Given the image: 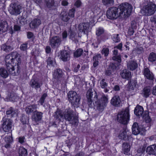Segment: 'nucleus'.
Segmentation results:
<instances>
[{"mask_svg":"<svg viewBox=\"0 0 156 156\" xmlns=\"http://www.w3.org/2000/svg\"><path fill=\"white\" fill-rule=\"evenodd\" d=\"M68 16V12L64 11L62 12L60 14V17L61 20L66 22H68L70 19Z\"/></svg>","mask_w":156,"mask_h":156,"instance_id":"473e14b6","label":"nucleus"},{"mask_svg":"<svg viewBox=\"0 0 156 156\" xmlns=\"http://www.w3.org/2000/svg\"><path fill=\"white\" fill-rule=\"evenodd\" d=\"M20 64H15L14 66L12 64H9L8 65L6 66V69L9 74L11 75L15 76L17 75L20 69L19 65Z\"/></svg>","mask_w":156,"mask_h":156,"instance_id":"1a4fd4ad","label":"nucleus"},{"mask_svg":"<svg viewBox=\"0 0 156 156\" xmlns=\"http://www.w3.org/2000/svg\"><path fill=\"white\" fill-rule=\"evenodd\" d=\"M83 51L82 49L80 48L77 49L74 53V57H78L82 54Z\"/></svg>","mask_w":156,"mask_h":156,"instance_id":"c03bdc74","label":"nucleus"},{"mask_svg":"<svg viewBox=\"0 0 156 156\" xmlns=\"http://www.w3.org/2000/svg\"><path fill=\"white\" fill-rule=\"evenodd\" d=\"M109 50L108 48H104L101 51L102 54H104L105 56L108 55L109 53Z\"/></svg>","mask_w":156,"mask_h":156,"instance_id":"3c124183","label":"nucleus"},{"mask_svg":"<svg viewBox=\"0 0 156 156\" xmlns=\"http://www.w3.org/2000/svg\"><path fill=\"white\" fill-rule=\"evenodd\" d=\"M80 67V65L79 64H77L74 67L73 71L74 72H77L79 70V69Z\"/></svg>","mask_w":156,"mask_h":156,"instance_id":"0e129e2a","label":"nucleus"},{"mask_svg":"<svg viewBox=\"0 0 156 156\" xmlns=\"http://www.w3.org/2000/svg\"><path fill=\"white\" fill-rule=\"evenodd\" d=\"M101 58V56L100 54H98L93 57V61H100Z\"/></svg>","mask_w":156,"mask_h":156,"instance_id":"13d9d810","label":"nucleus"},{"mask_svg":"<svg viewBox=\"0 0 156 156\" xmlns=\"http://www.w3.org/2000/svg\"><path fill=\"white\" fill-rule=\"evenodd\" d=\"M148 59L149 61L153 62L156 61V54L154 52H152L150 53Z\"/></svg>","mask_w":156,"mask_h":156,"instance_id":"ea45409f","label":"nucleus"},{"mask_svg":"<svg viewBox=\"0 0 156 156\" xmlns=\"http://www.w3.org/2000/svg\"><path fill=\"white\" fill-rule=\"evenodd\" d=\"M27 43L23 44H22L20 47V49L21 50L24 51L27 50Z\"/></svg>","mask_w":156,"mask_h":156,"instance_id":"bf43d9fd","label":"nucleus"},{"mask_svg":"<svg viewBox=\"0 0 156 156\" xmlns=\"http://www.w3.org/2000/svg\"><path fill=\"white\" fill-rule=\"evenodd\" d=\"M70 35V38L75 43L78 42V39H77L76 34L71 29H70L69 31Z\"/></svg>","mask_w":156,"mask_h":156,"instance_id":"2f4dec72","label":"nucleus"},{"mask_svg":"<svg viewBox=\"0 0 156 156\" xmlns=\"http://www.w3.org/2000/svg\"><path fill=\"white\" fill-rule=\"evenodd\" d=\"M105 32V30L103 28L99 27L96 29V34L97 37H100L104 34Z\"/></svg>","mask_w":156,"mask_h":156,"instance_id":"58836bf2","label":"nucleus"},{"mask_svg":"<svg viewBox=\"0 0 156 156\" xmlns=\"http://www.w3.org/2000/svg\"><path fill=\"white\" fill-rule=\"evenodd\" d=\"M75 12V9L73 8L69 10V12H68V15L70 17L73 18L74 17V13Z\"/></svg>","mask_w":156,"mask_h":156,"instance_id":"8fccbe9b","label":"nucleus"},{"mask_svg":"<svg viewBox=\"0 0 156 156\" xmlns=\"http://www.w3.org/2000/svg\"><path fill=\"white\" fill-rule=\"evenodd\" d=\"M42 115L43 113L42 112L35 110L32 116L33 121L36 122L41 120L42 119Z\"/></svg>","mask_w":156,"mask_h":156,"instance_id":"dca6fc26","label":"nucleus"},{"mask_svg":"<svg viewBox=\"0 0 156 156\" xmlns=\"http://www.w3.org/2000/svg\"><path fill=\"white\" fill-rule=\"evenodd\" d=\"M143 117L144 119H145L146 122L147 123H149L151 121V119L150 116L148 114H145L144 115Z\"/></svg>","mask_w":156,"mask_h":156,"instance_id":"4d7b16f0","label":"nucleus"},{"mask_svg":"<svg viewBox=\"0 0 156 156\" xmlns=\"http://www.w3.org/2000/svg\"><path fill=\"white\" fill-rule=\"evenodd\" d=\"M118 122L121 123L126 125L129 119V109L128 107L119 112L117 115Z\"/></svg>","mask_w":156,"mask_h":156,"instance_id":"20e7f679","label":"nucleus"},{"mask_svg":"<svg viewBox=\"0 0 156 156\" xmlns=\"http://www.w3.org/2000/svg\"><path fill=\"white\" fill-rule=\"evenodd\" d=\"M64 119L73 125H76L78 122V118L70 108H67L63 112Z\"/></svg>","mask_w":156,"mask_h":156,"instance_id":"f03ea898","label":"nucleus"},{"mask_svg":"<svg viewBox=\"0 0 156 156\" xmlns=\"http://www.w3.org/2000/svg\"><path fill=\"white\" fill-rule=\"evenodd\" d=\"M132 10V5L128 3L122 4L118 7H113L108 9L106 12L108 18L116 19L119 16H128Z\"/></svg>","mask_w":156,"mask_h":156,"instance_id":"f257e3e1","label":"nucleus"},{"mask_svg":"<svg viewBox=\"0 0 156 156\" xmlns=\"http://www.w3.org/2000/svg\"><path fill=\"white\" fill-rule=\"evenodd\" d=\"M121 102V100L120 97L118 96H114L111 99V103L113 105L115 106H120Z\"/></svg>","mask_w":156,"mask_h":156,"instance_id":"6ab92c4d","label":"nucleus"},{"mask_svg":"<svg viewBox=\"0 0 156 156\" xmlns=\"http://www.w3.org/2000/svg\"><path fill=\"white\" fill-rule=\"evenodd\" d=\"M144 74L147 79L152 80L154 79V75L149 69L147 68H145L144 71Z\"/></svg>","mask_w":156,"mask_h":156,"instance_id":"b1692460","label":"nucleus"},{"mask_svg":"<svg viewBox=\"0 0 156 156\" xmlns=\"http://www.w3.org/2000/svg\"><path fill=\"white\" fill-rule=\"evenodd\" d=\"M81 4V2L80 0H77L75 3L74 5L77 7H79L80 6Z\"/></svg>","mask_w":156,"mask_h":156,"instance_id":"774afa93","label":"nucleus"},{"mask_svg":"<svg viewBox=\"0 0 156 156\" xmlns=\"http://www.w3.org/2000/svg\"><path fill=\"white\" fill-rule=\"evenodd\" d=\"M37 106L36 104L31 105L27 106L25 108V111L27 114H30L32 112L34 113V111L36 110Z\"/></svg>","mask_w":156,"mask_h":156,"instance_id":"a211bd4d","label":"nucleus"},{"mask_svg":"<svg viewBox=\"0 0 156 156\" xmlns=\"http://www.w3.org/2000/svg\"><path fill=\"white\" fill-rule=\"evenodd\" d=\"M9 99L10 101H14L17 98V97L16 94L14 93H11L10 95L8 96Z\"/></svg>","mask_w":156,"mask_h":156,"instance_id":"09e8293b","label":"nucleus"},{"mask_svg":"<svg viewBox=\"0 0 156 156\" xmlns=\"http://www.w3.org/2000/svg\"><path fill=\"white\" fill-rule=\"evenodd\" d=\"M118 36V34L114 35L113 36L112 39L115 43L119 42L120 41V39Z\"/></svg>","mask_w":156,"mask_h":156,"instance_id":"6e6d98bb","label":"nucleus"},{"mask_svg":"<svg viewBox=\"0 0 156 156\" xmlns=\"http://www.w3.org/2000/svg\"><path fill=\"white\" fill-rule=\"evenodd\" d=\"M102 2L105 5L109 6L113 4L114 0H102Z\"/></svg>","mask_w":156,"mask_h":156,"instance_id":"de8ad7c7","label":"nucleus"},{"mask_svg":"<svg viewBox=\"0 0 156 156\" xmlns=\"http://www.w3.org/2000/svg\"><path fill=\"white\" fill-rule=\"evenodd\" d=\"M146 152L150 155H156V144H154L148 147Z\"/></svg>","mask_w":156,"mask_h":156,"instance_id":"aec40b11","label":"nucleus"},{"mask_svg":"<svg viewBox=\"0 0 156 156\" xmlns=\"http://www.w3.org/2000/svg\"><path fill=\"white\" fill-rule=\"evenodd\" d=\"M6 114L9 117L16 116L17 114V111L11 107L6 111Z\"/></svg>","mask_w":156,"mask_h":156,"instance_id":"393cba45","label":"nucleus"},{"mask_svg":"<svg viewBox=\"0 0 156 156\" xmlns=\"http://www.w3.org/2000/svg\"><path fill=\"white\" fill-rule=\"evenodd\" d=\"M45 3L47 7L50 9H53L57 6L54 0H45Z\"/></svg>","mask_w":156,"mask_h":156,"instance_id":"c85d7f7f","label":"nucleus"},{"mask_svg":"<svg viewBox=\"0 0 156 156\" xmlns=\"http://www.w3.org/2000/svg\"><path fill=\"white\" fill-rule=\"evenodd\" d=\"M137 63L135 61H131L127 63V68L128 69L133 70H135L137 67Z\"/></svg>","mask_w":156,"mask_h":156,"instance_id":"7c9ffc66","label":"nucleus"},{"mask_svg":"<svg viewBox=\"0 0 156 156\" xmlns=\"http://www.w3.org/2000/svg\"><path fill=\"white\" fill-rule=\"evenodd\" d=\"M108 96L103 95L101 98L94 101L96 109L99 112H102L104 110L108 103Z\"/></svg>","mask_w":156,"mask_h":156,"instance_id":"39448f33","label":"nucleus"},{"mask_svg":"<svg viewBox=\"0 0 156 156\" xmlns=\"http://www.w3.org/2000/svg\"><path fill=\"white\" fill-rule=\"evenodd\" d=\"M89 24L88 23H81L78 26L79 30L84 34H87L89 31Z\"/></svg>","mask_w":156,"mask_h":156,"instance_id":"ddd939ff","label":"nucleus"},{"mask_svg":"<svg viewBox=\"0 0 156 156\" xmlns=\"http://www.w3.org/2000/svg\"><path fill=\"white\" fill-rule=\"evenodd\" d=\"M143 48L142 47H138L136 49V51L138 53L140 54L143 51Z\"/></svg>","mask_w":156,"mask_h":156,"instance_id":"680f3d73","label":"nucleus"},{"mask_svg":"<svg viewBox=\"0 0 156 156\" xmlns=\"http://www.w3.org/2000/svg\"><path fill=\"white\" fill-rule=\"evenodd\" d=\"M62 71L60 69H57L55 70L53 74V80L54 82H56L58 80L62 75Z\"/></svg>","mask_w":156,"mask_h":156,"instance_id":"f3484780","label":"nucleus"},{"mask_svg":"<svg viewBox=\"0 0 156 156\" xmlns=\"http://www.w3.org/2000/svg\"><path fill=\"white\" fill-rule=\"evenodd\" d=\"M77 95L76 93L74 91H69L68 94V99L69 101H73V98H75Z\"/></svg>","mask_w":156,"mask_h":156,"instance_id":"e433bc0d","label":"nucleus"},{"mask_svg":"<svg viewBox=\"0 0 156 156\" xmlns=\"http://www.w3.org/2000/svg\"><path fill=\"white\" fill-rule=\"evenodd\" d=\"M22 7L21 5L16 3H12L9 5L8 11L12 15L17 16L21 12Z\"/></svg>","mask_w":156,"mask_h":156,"instance_id":"6e6552de","label":"nucleus"},{"mask_svg":"<svg viewBox=\"0 0 156 156\" xmlns=\"http://www.w3.org/2000/svg\"><path fill=\"white\" fill-rule=\"evenodd\" d=\"M5 141L8 143H10L12 142V138L10 136L5 137Z\"/></svg>","mask_w":156,"mask_h":156,"instance_id":"052dcab7","label":"nucleus"},{"mask_svg":"<svg viewBox=\"0 0 156 156\" xmlns=\"http://www.w3.org/2000/svg\"><path fill=\"white\" fill-rule=\"evenodd\" d=\"M18 55L16 51H13L6 55L5 57L6 66L9 64H20V59L19 58Z\"/></svg>","mask_w":156,"mask_h":156,"instance_id":"7ed1b4c3","label":"nucleus"},{"mask_svg":"<svg viewBox=\"0 0 156 156\" xmlns=\"http://www.w3.org/2000/svg\"><path fill=\"white\" fill-rule=\"evenodd\" d=\"M60 58L64 62L67 61L69 59L70 51L66 50H63L61 52Z\"/></svg>","mask_w":156,"mask_h":156,"instance_id":"2eb2a0df","label":"nucleus"},{"mask_svg":"<svg viewBox=\"0 0 156 156\" xmlns=\"http://www.w3.org/2000/svg\"><path fill=\"white\" fill-rule=\"evenodd\" d=\"M131 25L132 28H132L133 29H136L137 27V26L136 25V23L134 21H132V22L131 23Z\"/></svg>","mask_w":156,"mask_h":156,"instance_id":"69168bd1","label":"nucleus"},{"mask_svg":"<svg viewBox=\"0 0 156 156\" xmlns=\"http://www.w3.org/2000/svg\"><path fill=\"white\" fill-rule=\"evenodd\" d=\"M47 96V94L46 93H44L42 95L39 101H38V102H39L40 104L41 105H43L44 107L45 106L44 105V102L45 99Z\"/></svg>","mask_w":156,"mask_h":156,"instance_id":"a19ab883","label":"nucleus"},{"mask_svg":"<svg viewBox=\"0 0 156 156\" xmlns=\"http://www.w3.org/2000/svg\"><path fill=\"white\" fill-rule=\"evenodd\" d=\"M134 113L137 116H143L144 109L143 107L137 105L135 108Z\"/></svg>","mask_w":156,"mask_h":156,"instance_id":"5701e85b","label":"nucleus"},{"mask_svg":"<svg viewBox=\"0 0 156 156\" xmlns=\"http://www.w3.org/2000/svg\"><path fill=\"white\" fill-rule=\"evenodd\" d=\"M122 151L124 153L126 154H128L130 150V146L128 143H124L122 144Z\"/></svg>","mask_w":156,"mask_h":156,"instance_id":"c756f323","label":"nucleus"},{"mask_svg":"<svg viewBox=\"0 0 156 156\" xmlns=\"http://www.w3.org/2000/svg\"><path fill=\"white\" fill-rule=\"evenodd\" d=\"M112 59L114 60L117 61L119 63L121 62V59L120 55L115 56L112 57Z\"/></svg>","mask_w":156,"mask_h":156,"instance_id":"864d4df0","label":"nucleus"},{"mask_svg":"<svg viewBox=\"0 0 156 156\" xmlns=\"http://www.w3.org/2000/svg\"><path fill=\"white\" fill-rule=\"evenodd\" d=\"M27 38L29 39L32 38L34 37V34L33 33L31 32H28L27 33Z\"/></svg>","mask_w":156,"mask_h":156,"instance_id":"e2e57ef3","label":"nucleus"},{"mask_svg":"<svg viewBox=\"0 0 156 156\" xmlns=\"http://www.w3.org/2000/svg\"><path fill=\"white\" fill-rule=\"evenodd\" d=\"M156 5L150 3L144 6L141 9V12L146 16H151L154 14L156 11Z\"/></svg>","mask_w":156,"mask_h":156,"instance_id":"0eeeda50","label":"nucleus"},{"mask_svg":"<svg viewBox=\"0 0 156 156\" xmlns=\"http://www.w3.org/2000/svg\"><path fill=\"white\" fill-rule=\"evenodd\" d=\"M49 43L50 45L52 48L58 47L61 44V39L57 36L52 37L50 38Z\"/></svg>","mask_w":156,"mask_h":156,"instance_id":"9b49d317","label":"nucleus"},{"mask_svg":"<svg viewBox=\"0 0 156 156\" xmlns=\"http://www.w3.org/2000/svg\"><path fill=\"white\" fill-rule=\"evenodd\" d=\"M105 74L107 76H110L112 74V71L109 69H107L105 71Z\"/></svg>","mask_w":156,"mask_h":156,"instance_id":"338daca9","label":"nucleus"},{"mask_svg":"<svg viewBox=\"0 0 156 156\" xmlns=\"http://www.w3.org/2000/svg\"><path fill=\"white\" fill-rule=\"evenodd\" d=\"M3 120L2 126L3 130L5 132H9L12 128V120L9 119H4Z\"/></svg>","mask_w":156,"mask_h":156,"instance_id":"9d476101","label":"nucleus"},{"mask_svg":"<svg viewBox=\"0 0 156 156\" xmlns=\"http://www.w3.org/2000/svg\"><path fill=\"white\" fill-rule=\"evenodd\" d=\"M141 130L142 129L139 126L138 124L136 122L134 123L132 127L133 133L134 135H137L140 133Z\"/></svg>","mask_w":156,"mask_h":156,"instance_id":"4be33fe9","label":"nucleus"},{"mask_svg":"<svg viewBox=\"0 0 156 156\" xmlns=\"http://www.w3.org/2000/svg\"><path fill=\"white\" fill-rule=\"evenodd\" d=\"M42 84V82L37 79H32L30 83V86L32 88H34L36 90L38 88H40Z\"/></svg>","mask_w":156,"mask_h":156,"instance_id":"f8f14e48","label":"nucleus"},{"mask_svg":"<svg viewBox=\"0 0 156 156\" xmlns=\"http://www.w3.org/2000/svg\"><path fill=\"white\" fill-rule=\"evenodd\" d=\"M19 156H27V150L24 148H21L19 150Z\"/></svg>","mask_w":156,"mask_h":156,"instance_id":"79ce46f5","label":"nucleus"},{"mask_svg":"<svg viewBox=\"0 0 156 156\" xmlns=\"http://www.w3.org/2000/svg\"><path fill=\"white\" fill-rule=\"evenodd\" d=\"M0 75L3 78H7L9 75V73L6 70L5 68H2L0 69Z\"/></svg>","mask_w":156,"mask_h":156,"instance_id":"4c0bfd02","label":"nucleus"},{"mask_svg":"<svg viewBox=\"0 0 156 156\" xmlns=\"http://www.w3.org/2000/svg\"><path fill=\"white\" fill-rule=\"evenodd\" d=\"M100 36V39L99 40L98 38V41L99 42H100L101 41H104L108 39L107 36L106 34H104Z\"/></svg>","mask_w":156,"mask_h":156,"instance_id":"5fc2aeb1","label":"nucleus"},{"mask_svg":"<svg viewBox=\"0 0 156 156\" xmlns=\"http://www.w3.org/2000/svg\"><path fill=\"white\" fill-rule=\"evenodd\" d=\"M8 24L6 21L1 20L0 22V34L5 32L8 29Z\"/></svg>","mask_w":156,"mask_h":156,"instance_id":"412c9836","label":"nucleus"},{"mask_svg":"<svg viewBox=\"0 0 156 156\" xmlns=\"http://www.w3.org/2000/svg\"><path fill=\"white\" fill-rule=\"evenodd\" d=\"M100 85L101 88H105L108 85L107 81L104 79H103L100 81Z\"/></svg>","mask_w":156,"mask_h":156,"instance_id":"a18cd8bd","label":"nucleus"},{"mask_svg":"<svg viewBox=\"0 0 156 156\" xmlns=\"http://www.w3.org/2000/svg\"><path fill=\"white\" fill-rule=\"evenodd\" d=\"M53 116L55 118L59 121H60L61 118L63 117V114H62L60 110L58 109L54 113Z\"/></svg>","mask_w":156,"mask_h":156,"instance_id":"72a5a7b5","label":"nucleus"},{"mask_svg":"<svg viewBox=\"0 0 156 156\" xmlns=\"http://www.w3.org/2000/svg\"><path fill=\"white\" fill-rule=\"evenodd\" d=\"M46 62L48 65L50 66H54L55 63V61L54 59L51 57H49L48 58Z\"/></svg>","mask_w":156,"mask_h":156,"instance_id":"37998d69","label":"nucleus"},{"mask_svg":"<svg viewBox=\"0 0 156 156\" xmlns=\"http://www.w3.org/2000/svg\"><path fill=\"white\" fill-rule=\"evenodd\" d=\"M119 138L121 140H126L127 139L128 136L125 130L121 131L119 135Z\"/></svg>","mask_w":156,"mask_h":156,"instance_id":"f704fd0d","label":"nucleus"},{"mask_svg":"<svg viewBox=\"0 0 156 156\" xmlns=\"http://www.w3.org/2000/svg\"><path fill=\"white\" fill-rule=\"evenodd\" d=\"M41 23V21L40 19H34L30 23V26L31 28H35L38 27Z\"/></svg>","mask_w":156,"mask_h":156,"instance_id":"a878e982","label":"nucleus"},{"mask_svg":"<svg viewBox=\"0 0 156 156\" xmlns=\"http://www.w3.org/2000/svg\"><path fill=\"white\" fill-rule=\"evenodd\" d=\"M145 147L144 146L140 147L137 150V152L140 154L139 156H141V155L143 154L145 151Z\"/></svg>","mask_w":156,"mask_h":156,"instance_id":"603ef678","label":"nucleus"},{"mask_svg":"<svg viewBox=\"0 0 156 156\" xmlns=\"http://www.w3.org/2000/svg\"><path fill=\"white\" fill-rule=\"evenodd\" d=\"M9 42V41H7L1 46V49L6 52H9L13 49V46L10 44Z\"/></svg>","mask_w":156,"mask_h":156,"instance_id":"4468645a","label":"nucleus"},{"mask_svg":"<svg viewBox=\"0 0 156 156\" xmlns=\"http://www.w3.org/2000/svg\"><path fill=\"white\" fill-rule=\"evenodd\" d=\"M121 76L124 79L128 80L131 77V73L126 69H124L121 73Z\"/></svg>","mask_w":156,"mask_h":156,"instance_id":"bb28decb","label":"nucleus"},{"mask_svg":"<svg viewBox=\"0 0 156 156\" xmlns=\"http://www.w3.org/2000/svg\"><path fill=\"white\" fill-rule=\"evenodd\" d=\"M73 99V101H69L74 107H78L80 100V98L79 96L77 95V97H75V98H74Z\"/></svg>","mask_w":156,"mask_h":156,"instance_id":"cd10ccee","label":"nucleus"},{"mask_svg":"<svg viewBox=\"0 0 156 156\" xmlns=\"http://www.w3.org/2000/svg\"><path fill=\"white\" fill-rule=\"evenodd\" d=\"M87 104L90 108H92L94 105V101L97 100L98 96L97 95L96 92L91 89H89L87 92Z\"/></svg>","mask_w":156,"mask_h":156,"instance_id":"423d86ee","label":"nucleus"},{"mask_svg":"<svg viewBox=\"0 0 156 156\" xmlns=\"http://www.w3.org/2000/svg\"><path fill=\"white\" fill-rule=\"evenodd\" d=\"M129 86L128 88L129 89V90L131 91L134 89L135 87L136 86L135 83L134 82H132L131 81L128 82Z\"/></svg>","mask_w":156,"mask_h":156,"instance_id":"49530a36","label":"nucleus"},{"mask_svg":"<svg viewBox=\"0 0 156 156\" xmlns=\"http://www.w3.org/2000/svg\"><path fill=\"white\" fill-rule=\"evenodd\" d=\"M151 88L150 87H145L143 90L142 94L144 97L146 98L148 97L151 93Z\"/></svg>","mask_w":156,"mask_h":156,"instance_id":"c9c22d12","label":"nucleus"}]
</instances>
